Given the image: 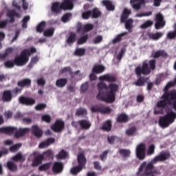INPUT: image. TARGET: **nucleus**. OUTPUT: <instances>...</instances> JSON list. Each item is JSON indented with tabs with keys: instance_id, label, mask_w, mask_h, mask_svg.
<instances>
[{
	"instance_id": "obj_1",
	"label": "nucleus",
	"mask_w": 176,
	"mask_h": 176,
	"mask_svg": "<svg viewBox=\"0 0 176 176\" xmlns=\"http://www.w3.org/2000/svg\"><path fill=\"white\" fill-rule=\"evenodd\" d=\"M98 94L97 98L107 103H112L116 100V95L119 89L118 85L111 83L109 87L101 82L98 84Z\"/></svg>"
},
{
	"instance_id": "obj_2",
	"label": "nucleus",
	"mask_w": 176,
	"mask_h": 176,
	"mask_svg": "<svg viewBox=\"0 0 176 176\" xmlns=\"http://www.w3.org/2000/svg\"><path fill=\"white\" fill-rule=\"evenodd\" d=\"M174 83L170 82L165 87V94L162 96L161 101H160L155 109V114L163 113V110L167 104L173 105L175 110H176V90H173L170 93H167V91L170 87L174 86Z\"/></svg>"
},
{
	"instance_id": "obj_3",
	"label": "nucleus",
	"mask_w": 176,
	"mask_h": 176,
	"mask_svg": "<svg viewBox=\"0 0 176 176\" xmlns=\"http://www.w3.org/2000/svg\"><path fill=\"white\" fill-rule=\"evenodd\" d=\"M170 156V154L168 151H162L158 155L155 156L152 160L151 162L147 164L144 162L140 166L139 168V172L137 173L138 175L140 174V172L144 169V173L143 176H155L157 173L153 167V164L157 163V162H163L168 160Z\"/></svg>"
},
{
	"instance_id": "obj_4",
	"label": "nucleus",
	"mask_w": 176,
	"mask_h": 176,
	"mask_svg": "<svg viewBox=\"0 0 176 176\" xmlns=\"http://www.w3.org/2000/svg\"><path fill=\"white\" fill-rule=\"evenodd\" d=\"M155 60H151L149 62L145 60L143 62L142 65H139L136 69L135 73L138 76L143 75H148L151 73V70L155 69Z\"/></svg>"
},
{
	"instance_id": "obj_5",
	"label": "nucleus",
	"mask_w": 176,
	"mask_h": 176,
	"mask_svg": "<svg viewBox=\"0 0 176 176\" xmlns=\"http://www.w3.org/2000/svg\"><path fill=\"white\" fill-rule=\"evenodd\" d=\"M36 52V50L34 47L23 50L19 56L15 58L14 64L19 67L25 65L29 60V56Z\"/></svg>"
},
{
	"instance_id": "obj_6",
	"label": "nucleus",
	"mask_w": 176,
	"mask_h": 176,
	"mask_svg": "<svg viewBox=\"0 0 176 176\" xmlns=\"http://www.w3.org/2000/svg\"><path fill=\"white\" fill-rule=\"evenodd\" d=\"M176 119V113L172 110L166 109V115L161 117L159 121V124L162 128H167L170 124H173Z\"/></svg>"
},
{
	"instance_id": "obj_7",
	"label": "nucleus",
	"mask_w": 176,
	"mask_h": 176,
	"mask_svg": "<svg viewBox=\"0 0 176 176\" xmlns=\"http://www.w3.org/2000/svg\"><path fill=\"white\" fill-rule=\"evenodd\" d=\"M29 132L30 129L28 128L19 129V130H17L16 128L12 126L0 128V133H4L8 135L14 134L16 138L21 137Z\"/></svg>"
},
{
	"instance_id": "obj_8",
	"label": "nucleus",
	"mask_w": 176,
	"mask_h": 176,
	"mask_svg": "<svg viewBox=\"0 0 176 176\" xmlns=\"http://www.w3.org/2000/svg\"><path fill=\"white\" fill-rule=\"evenodd\" d=\"M28 160L29 161L32 160V165L33 166H37L39 165V164L41 163L42 160H43V155H38L37 152L34 151L29 155Z\"/></svg>"
},
{
	"instance_id": "obj_9",
	"label": "nucleus",
	"mask_w": 176,
	"mask_h": 176,
	"mask_svg": "<svg viewBox=\"0 0 176 176\" xmlns=\"http://www.w3.org/2000/svg\"><path fill=\"white\" fill-rule=\"evenodd\" d=\"M146 146L144 144H139L136 148V155L140 160L145 158Z\"/></svg>"
},
{
	"instance_id": "obj_10",
	"label": "nucleus",
	"mask_w": 176,
	"mask_h": 176,
	"mask_svg": "<svg viewBox=\"0 0 176 176\" xmlns=\"http://www.w3.org/2000/svg\"><path fill=\"white\" fill-rule=\"evenodd\" d=\"M166 25L165 21H164V16L162 14H157L156 15V23H155V28L159 30L162 28Z\"/></svg>"
},
{
	"instance_id": "obj_11",
	"label": "nucleus",
	"mask_w": 176,
	"mask_h": 176,
	"mask_svg": "<svg viewBox=\"0 0 176 176\" xmlns=\"http://www.w3.org/2000/svg\"><path fill=\"white\" fill-rule=\"evenodd\" d=\"M130 3L134 10H140L142 5L146 3V0H131Z\"/></svg>"
},
{
	"instance_id": "obj_12",
	"label": "nucleus",
	"mask_w": 176,
	"mask_h": 176,
	"mask_svg": "<svg viewBox=\"0 0 176 176\" xmlns=\"http://www.w3.org/2000/svg\"><path fill=\"white\" fill-rule=\"evenodd\" d=\"M64 128V122L58 120L56 122L51 126V129L55 132H60Z\"/></svg>"
},
{
	"instance_id": "obj_13",
	"label": "nucleus",
	"mask_w": 176,
	"mask_h": 176,
	"mask_svg": "<svg viewBox=\"0 0 176 176\" xmlns=\"http://www.w3.org/2000/svg\"><path fill=\"white\" fill-rule=\"evenodd\" d=\"M19 100L20 103L25 105H33L35 103V100L30 98L21 97Z\"/></svg>"
},
{
	"instance_id": "obj_14",
	"label": "nucleus",
	"mask_w": 176,
	"mask_h": 176,
	"mask_svg": "<svg viewBox=\"0 0 176 176\" xmlns=\"http://www.w3.org/2000/svg\"><path fill=\"white\" fill-rule=\"evenodd\" d=\"M78 166L82 167L83 168L87 163V160L83 153H79L78 157Z\"/></svg>"
},
{
	"instance_id": "obj_15",
	"label": "nucleus",
	"mask_w": 176,
	"mask_h": 176,
	"mask_svg": "<svg viewBox=\"0 0 176 176\" xmlns=\"http://www.w3.org/2000/svg\"><path fill=\"white\" fill-rule=\"evenodd\" d=\"M99 80L100 81L114 82L116 80V78L113 76L106 74L100 76Z\"/></svg>"
},
{
	"instance_id": "obj_16",
	"label": "nucleus",
	"mask_w": 176,
	"mask_h": 176,
	"mask_svg": "<svg viewBox=\"0 0 176 176\" xmlns=\"http://www.w3.org/2000/svg\"><path fill=\"white\" fill-rule=\"evenodd\" d=\"M63 169V164L60 162H55L52 170L54 173H59Z\"/></svg>"
},
{
	"instance_id": "obj_17",
	"label": "nucleus",
	"mask_w": 176,
	"mask_h": 176,
	"mask_svg": "<svg viewBox=\"0 0 176 176\" xmlns=\"http://www.w3.org/2000/svg\"><path fill=\"white\" fill-rule=\"evenodd\" d=\"M54 142H55L54 138H49L47 140H46L43 142H41L39 144L38 147L40 148H46V147L49 146L51 144H53Z\"/></svg>"
},
{
	"instance_id": "obj_18",
	"label": "nucleus",
	"mask_w": 176,
	"mask_h": 176,
	"mask_svg": "<svg viewBox=\"0 0 176 176\" xmlns=\"http://www.w3.org/2000/svg\"><path fill=\"white\" fill-rule=\"evenodd\" d=\"M12 160L14 162H23L25 160V156L23 155L21 153H18L16 155L12 157Z\"/></svg>"
},
{
	"instance_id": "obj_19",
	"label": "nucleus",
	"mask_w": 176,
	"mask_h": 176,
	"mask_svg": "<svg viewBox=\"0 0 176 176\" xmlns=\"http://www.w3.org/2000/svg\"><path fill=\"white\" fill-rule=\"evenodd\" d=\"M131 14V10H129L128 8H124L123 11V14L121 16V22L124 23Z\"/></svg>"
},
{
	"instance_id": "obj_20",
	"label": "nucleus",
	"mask_w": 176,
	"mask_h": 176,
	"mask_svg": "<svg viewBox=\"0 0 176 176\" xmlns=\"http://www.w3.org/2000/svg\"><path fill=\"white\" fill-rule=\"evenodd\" d=\"M105 70V67L103 65H96L93 68V72L96 74H101Z\"/></svg>"
},
{
	"instance_id": "obj_21",
	"label": "nucleus",
	"mask_w": 176,
	"mask_h": 176,
	"mask_svg": "<svg viewBox=\"0 0 176 176\" xmlns=\"http://www.w3.org/2000/svg\"><path fill=\"white\" fill-rule=\"evenodd\" d=\"M102 3L104 6L109 11H113L115 9L114 6H113L112 3L109 1V0H103Z\"/></svg>"
},
{
	"instance_id": "obj_22",
	"label": "nucleus",
	"mask_w": 176,
	"mask_h": 176,
	"mask_svg": "<svg viewBox=\"0 0 176 176\" xmlns=\"http://www.w3.org/2000/svg\"><path fill=\"white\" fill-rule=\"evenodd\" d=\"M79 125L81 129H89L91 126V124L87 120H80L79 121Z\"/></svg>"
},
{
	"instance_id": "obj_23",
	"label": "nucleus",
	"mask_w": 176,
	"mask_h": 176,
	"mask_svg": "<svg viewBox=\"0 0 176 176\" xmlns=\"http://www.w3.org/2000/svg\"><path fill=\"white\" fill-rule=\"evenodd\" d=\"M2 100L4 102H10L12 100L11 91H4L3 96H2Z\"/></svg>"
},
{
	"instance_id": "obj_24",
	"label": "nucleus",
	"mask_w": 176,
	"mask_h": 176,
	"mask_svg": "<svg viewBox=\"0 0 176 176\" xmlns=\"http://www.w3.org/2000/svg\"><path fill=\"white\" fill-rule=\"evenodd\" d=\"M32 132L37 138L41 137L43 134V132L39 129V128L37 126H32Z\"/></svg>"
},
{
	"instance_id": "obj_25",
	"label": "nucleus",
	"mask_w": 176,
	"mask_h": 176,
	"mask_svg": "<svg viewBox=\"0 0 176 176\" xmlns=\"http://www.w3.org/2000/svg\"><path fill=\"white\" fill-rule=\"evenodd\" d=\"M94 26L91 23H87L84 26H82L81 28H78L77 29L78 32H81V29H83L84 32H88L93 29Z\"/></svg>"
},
{
	"instance_id": "obj_26",
	"label": "nucleus",
	"mask_w": 176,
	"mask_h": 176,
	"mask_svg": "<svg viewBox=\"0 0 176 176\" xmlns=\"http://www.w3.org/2000/svg\"><path fill=\"white\" fill-rule=\"evenodd\" d=\"M164 34L162 32H158L156 34H149L150 38L157 41L163 36Z\"/></svg>"
},
{
	"instance_id": "obj_27",
	"label": "nucleus",
	"mask_w": 176,
	"mask_h": 176,
	"mask_svg": "<svg viewBox=\"0 0 176 176\" xmlns=\"http://www.w3.org/2000/svg\"><path fill=\"white\" fill-rule=\"evenodd\" d=\"M30 84H31V80H30V79H24L18 82V85L21 87L29 86V85H30Z\"/></svg>"
},
{
	"instance_id": "obj_28",
	"label": "nucleus",
	"mask_w": 176,
	"mask_h": 176,
	"mask_svg": "<svg viewBox=\"0 0 176 176\" xmlns=\"http://www.w3.org/2000/svg\"><path fill=\"white\" fill-rule=\"evenodd\" d=\"M67 79H65V78H61V79H59L56 81V85L58 87H63L65 86V85L67 84Z\"/></svg>"
},
{
	"instance_id": "obj_29",
	"label": "nucleus",
	"mask_w": 176,
	"mask_h": 176,
	"mask_svg": "<svg viewBox=\"0 0 176 176\" xmlns=\"http://www.w3.org/2000/svg\"><path fill=\"white\" fill-rule=\"evenodd\" d=\"M76 39V34L74 33H71L68 38L67 39L66 42L69 45H72L73 43L75 42Z\"/></svg>"
},
{
	"instance_id": "obj_30",
	"label": "nucleus",
	"mask_w": 176,
	"mask_h": 176,
	"mask_svg": "<svg viewBox=\"0 0 176 176\" xmlns=\"http://www.w3.org/2000/svg\"><path fill=\"white\" fill-rule=\"evenodd\" d=\"M133 19H128V21H126L125 22V28L127 30L129 31V32H131V28L133 27Z\"/></svg>"
},
{
	"instance_id": "obj_31",
	"label": "nucleus",
	"mask_w": 176,
	"mask_h": 176,
	"mask_svg": "<svg viewBox=\"0 0 176 176\" xmlns=\"http://www.w3.org/2000/svg\"><path fill=\"white\" fill-rule=\"evenodd\" d=\"M101 129L104 131H109L111 129V122L110 120L107 121Z\"/></svg>"
},
{
	"instance_id": "obj_32",
	"label": "nucleus",
	"mask_w": 176,
	"mask_h": 176,
	"mask_svg": "<svg viewBox=\"0 0 176 176\" xmlns=\"http://www.w3.org/2000/svg\"><path fill=\"white\" fill-rule=\"evenodd\" d=\"M54 32V29L53 28H50V29H47L45 30L43 35L46 37L52 36Z\"/></svg>"
},
{
	"instance_id": "obj_33",
	"label": "nucleus",
	"mask_w": 176,
	"mask_h": 176,
	"mask_svg": "<svg viewBox=\"0 0 176 176\" xmlns=\"http://www.w3.org/2000/svg\"><path fill=\"white\" fill-rule=\"evenodd\" d=\"M119 153L124 157H128L131 155V151L127 149H120Z\"/></svg>"
},
{
	"instance_id": "obj_34",
	"label": "nucleus",
	"mask_w": 176,
	"mask_h": 176,
	"mask_svg": "<svg viewBox=\"0 0 176 176\" xmlns=\"http://www.w3.org/2000/svg\"><path fill=\"white\" fill-rule=\"evenodd\" d=\"M127 32H124L122 34L118 35L113 41V43H116L120 42L122 40V36H124L127 34Z\"/></svg>"
},
{
	"instance_id": "obj_35",
	"label": "nucleus",
	"mask_w": 176,
	"mask_h": 176,
	"mask_svg": "<svg viewBox=\"0 0 176 176\" xmlns=\"http://www.w3.org/2000/svg\"><path fill=\"white\" fill-rule=\"evenodd\" d=\"M67 156H68V153L66 151L62 150L58 155H56V157L58 160H60V159H65L67 157Z\"/></svg>"
},
{
	"instance_id": "obj_36",
	"label": "nucleus",
	"mask_w": 176,
	"mask_h": 176,
	"mask_svg": "<svg viewBox=\"0 0 176 176\" xmlns=\"http://www.w3.org/2000/svg\"><path fill=\"white\" fill-rule=\"evenodd\" d=\"M166 56L167 54L164 51H158L153 54V57L155 58H159L160 56L166 57Z\"/></svg>"
},
{
	"instance_id": "obj_37",
	"label": "nucleus",
	"mask_w": 176,
	"mask_h": 176,
	"mask_svg": "<svg viewBox=\"0 0 176 176\" xmlns=\"http://www.w3.org/2000/svg\"><path fill=\"white\" fill-rule=\"evenodd\" d=\"M7 167L11 170V171H15L17 169V166L15 165L14 163L12 162H8L7 163Z\"/></svg>"
},
{
	"instance_id": "obj_38",
	"label": "nucleus",
	"mask_w": 176,
	"mask_h": 176,
	"mask_svg": "<svg viewBox=\"0 0 176 176\" xmlns=\"http://www.w3.org/2000/svg\"><path fill=\"white\" fill-rule=\"evenodd\" d=\"M82 168H82V167H80L79 166H77L76 167H73L71 169V173L73 175H77L78 173H80L82 170Z\"/></svg>"
},
{
	"instance_id": "obj_39",
	"label": "nucleus",
	"mask_w": 176,
	"mask_h": 176,
	"mask_svg": "<svg viewBox=\"0 0 176 176\" xmlns=\"http://www.w3.org/2000/svg\"><path fill=\"white\" fill-rule=\"evenodd\" d=\"M45 28V22H44L43 21L42 22H41V23H38L37 28H36V31L38 32H42L43 31V30Z\"/></svg>"
},
{
	"instance_id": "obj_40",
	"label": "nucleus",
	"mask_w": 176,
	"mask_h": 176,
	"mask_svg": "<svg viewBox=\"0 0 176 176\" xmlns=\"http://www.w3.org/2000/svg\"><path fill=\"white\" fill-rule=\"evenodd\" d=\"M87 40H88V36L87 35H85V36H82V37H80L78 40L77 43L78 45H82V44L85 43Z\"/></svg>"
},
{
	"instance_id": "obj_41",
	"label": "nucleus",
	"mask_w": 176,
	"mask_h": 176,
	"mask_svg": "<svg viewBox=\"0 0 176 176\" xmlns=\"http://www.w3.org/2000/svg\"><path fill=\"white\" fill-rule=\"evenodd\" d=\"M128 120V116L125 114H121L118 117V121L120 122H125Z\"/></svg>"
},
{
	"instance_id": "obj_42",
	"label": "nucleus",
	"mask_w": 176,
	"mask_h": 176,
	"mask_svg": "<svg viewBox=\"0 0 176 176\" xmlns=\"http://www.w3.org/2000/svg\"><path fill=\"white\" fill-rule=\"evenodd\" d=\"M13 50L12 48H8L6 50V52L4 54H0V60L4 59L7 56H8L10 53H12Z\"/></svg>"
},
{
	"instance_id": "obj_43",
	"label": "nucleus",
	"mask_w": 176,
	"mask_h": 176,
	"mask_svg": "<svg viewBox=\"0 0 176 176\" xmlns=\"http://www.w3.org/2000/svg\"><path fill=\"white\" fill-rule=\"evenodd\" d=\"M153 24V21H146V22H144V23L141 25L140 28L142 29H146L151 27Z\"/></svg>"
},
{
	"instance_id": "obj_44",
	"label": "nucleus",
	"mask_w": 176,
	"mask_h": 176,
	"mask_svg": "<svg viewBox=\"0 0 176 176\" xmlns=\"http://www.w3.org/2000/svg\"><path fill=\"white\" fill-rule=\"evenodd\" d=\"M87 114V111L85 109H79L76 111V115L78 116H83Z\"/></svg>"
},
{
	"instance_id": "obj_45",
	"label": "nucleus",
	"mask_w": 176,
	"mask_h": 176,
	"mask_svg": "<svg viewBox=\"0 0 176 176\" xmlns=\"http://www.w3.org/2000/svg\"><path fill=\"white\" fill-rule=\"evenodd\" d=\"M85 50L82 48L77 49L74 53L75 55L82 56L85 54Z\"/></svg>"
},
{
	"instance_id": "obj_46",
	"label": "nucleus",
	"mask_w": 176,
	"mask_h": 176,
	"mask_svg": "<svg viewBox=\"0 0 176 176\" xmlns=\"http://www.w3.org/2000/svg\"><path fill=\"white\" fill-rule=\"evenodd\" d=\"M72 19V14L68 13V14H65L62 17V21L63 23H66L68 21H69Z\"/></svg>"
},
{
	"instance_id": "obj_47",
	"label": "nucleus",
	"mask_w": 176,
	"mask_h": 176,
	"mask_svg": "<svg viewBox=\"0 0 176 176\" xmlns=\"http://www.w3.org/2000/svg\"><path fill=\"white\" fill-rule=\"evenodd\" d=\"M102 41H103V37L102 36H97L94 38L93 43L94 44H99L102 43Z\"/></svg>"
},
{
	"instance_id": "obj_48",
	"label": "nucleus",
	"mask_w": 176,
	"mask_h": 176,
	"mask_svg": "<svg viewBox=\"0 0 176 176\" xmlns=\"http://www.w3.org/2000/svg\"><path fill=\"white\" fill-rule=\"evenodd\" d=\"M92 14V11H86L85 12H82V19L87 20L88 19Z\"/></svg>"
},
{
	"instance_id": "obj_49",
	"label": "nucleus",
	"mask_w": 176,
	"mask_h": 176,
	"mask_svg": "<svg viewBox=\"0 0 176 176\" xmlns=\"http://www.w3.org/2000/svg\"><path fill=\"white\" fill-rule=\"evenodd\" d=\"M14 16H16V17L20 16L19 14H15L14 11H8V12L7 13V16L11 19L10 21H12V18Z\"/></svg>"
},
{
	"instance_id": "obj_50",
	"label": "nucleus",
	"mask_w": 176,
	"mask_h": 176,
	"mask_svg": "<svg viewBox=\"0 0 176 176\" xmlns=\"http://www.w3.org/2000/svg\"><path fill=\"white\" fill-rule=\"evenodd\" d=\"M51 166V163H47L39 166L40 170H46Z\"/></svg>"
},
{
	"instance_id": "obj_51",
	"label": "nucleus",
	"mask_w": 176,
	"mask_h": 176,
	"mask_svg": "<svg viewBox=\"0 0 176 176\" xmlns=\"http://www.w3.org/2000/svg\"><path fill=\"white\" fill-rule=\"evenodd\" d=\"M155 146L154 145H151L147 150V155H153L155 153Z\"/></svg>"
},
{
	"instance_id": "obj_52",
	"label": "nucleus",
	"mask_w": 176,
	"mask_h": 176,
	"mask_svg": "<svg viewBox=\"0 0 176 176\" xmlns=\"http://www.w3.org/2000/svg\"><path fill=\"white\" fill-rule=\"evenodd\" d=\"M100 14H101L100 11L95 8L92 12V18H98L100 16Z\"/></svg>"
},
{
	"instance_id": "obj_53",
	"label": "nucleus",
	"mask_w": 176,
	"mask_h": 176,
	"mask_svg": "<svg viewBox=\"0 0 176 176\" xmlns=\"http://www.w3.org/2000/svg\"><path fill=\"white\" fill-rule=\"evenodd\" d=\"M21 146V144H16L10 148L11 152H15Z\"/></svg>"
},
{
	"instance_id": "obj_54",
	"label": "nucleus",
	"mask_w": 176,
	"mask_h": 176,
	"mask_svg": "<svg viewBox=\"0 0 176 176\" xmlns=\"http://www.w3.org/2000/svg\"><path fill=\"white\" fill-rule=\"evenodd\" d=\"M111 110L109 107H101L100 113H111Z\"/></svg>"
},
{
	"instance_id": "obj_55",
	"label": "nucleus",
	"mask_w": 176,
	"mask_h": 176,
	"mask_svg": "<svg viewBox=\"0 0 176 176\" xmlns=\"http://www.w3.org/2000/svg\"><path fill=\"white\" fill-rule=\"evenodd\" d=\"M19 1H20V0H13V1H12L13 7H14L18 10H20L21 8V6H19Z\"/></svg>"
},
{
	"instance_id": "obj_56",
	"label": "nucleus",
	"mask_w": 176,
	"mask_h": 176,
	"mask_svg": "<svg viewBox=\"0 0 176 176\" xmlns=\"http://www.w3.org/2000/svg\"><path fill=\"white\" fill-rule=\"evenodd\" d=\"M167 37L169 39H173L176 37V29L174 30V32H169V33L167 35Z\"/></svg>"
},
{
	"instance_id": "obj_57",
	"label": "nucleus",
	"mask_w": 176,
	"mask_h": 176,
	"mask_svg": "<svg viewBox=\"0 0 176 176\" xmlns=\"http://www.w3.org/2000/svg\"><path fill=\"white\" fill-rule=\"evenodd\" d=\"M164 79H165L164 75V74H160V75L157 77V80H156V81H155V83H156L157 85H159V84H160V82H161L162 80H164Z\"/></svg>"
},
{
	"instance_id": "obj_58",
	"label": "nucleus",
	"mask_w": 176,
	"mask_h": 176,
	"mask_svg": "<svg viewBox=\"0 0 176 176\" xmlns=\"http://www.w3.org/2000/svg\"><path fill=\"white\" fill-rule=\"evenodd\" d=\"M30 20V16H27L23 19V25L22 28H27V22Z\"/></svg>"
},
{
	"instance_id": "obj_59",
	"label": "nucleus",
	"mask_w": 176,
	"mask_h": 176,
	"mask_svg": "<svg viewBox=\"0 0 176 176\" xmlns=\"http://www.w3.org/2000/svg\"><path fill=\"white\" fill-rule=\"evenodd\" d=\"M135 128L132 127L126 131V134L129 135H133L135 133Z\"/></svg>"
},
{
	"instance_id": "obj_60",
	"label": "nucleus",
	"mask_w": 176,
	"mask_h": 176,
	"mask_svg": "<svg viewBox=\"0 0 176 176\" xmlns=\"http://www.w3.org/2000/svg\"><path fill=\"white\" fill-rule=\"evenodd\" d=\"M136 86L142 87L144 85V81L140 78L136 82L134 83Z\"/></svg>"
},
{
	"instance_id": "obj_61",
	"label": "nucleus",
	"mask_w": 176,
	"mask_h": 176,
	"mask_svg": "<svg viewBox=\"0 0 176 176\" xmlns=\"http://www.w3.org/2000/svg\"><path fill=\"white\" fill-rule=\"evenodd\" d=\"M71 70L69 67H65L62 70L60 71V74H64L66 73H70Z\"/></svg>"
},
{
	"instance_id": "obj_62",
	"label": "nucleus",
	"mask_w": 176,
	"mask_h": 176,
	"mask_svg": "<svg viewBox=\"0 0 176 176\" xmlns=\"http://www.w3.org/2000/svg\"><path fill=\"white\" fill-rule=\"evenodd\" d=\"M4 65L7 68H12L14 67V63L12 61H7Z\"/></svg>"
},
{
	"instance_id": "obj_63",
	"label": "nucleus",
	"mask_w": 176,
	"mask_h": 176,
	"mask_svg": "<svg viewBox=\"0 0 176 176\" xmlns=\"http://www.w3.org/2000/svg\"><path fill=\"white\" fill-rule=\"evenodd\" d=\"M36 82L38 85L41 86H43L45 84V80L43 78L37 79Z\"/></svg>"
},
{
	"instance_id": "obj_64",
	"label": "nucleus",
	"mask_w": 176,
	"mask_h": 176,
	"mask_svg": "<svg viewBox=\"0 0 176 176\" xmlns=\"http://www.w3.org/2000/svg\"><path fill=\"white\" fill-rule=\"evenodd\" d=\"M46 107V105L45 104H39L37 106L35 107V109L38 111L44 109Z\"/></svg>"
}]
</instances>
